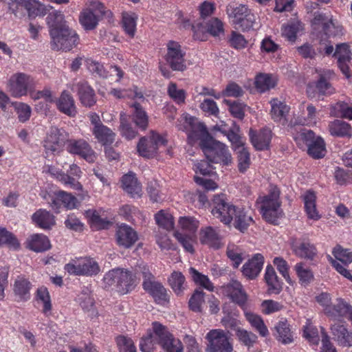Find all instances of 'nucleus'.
<instances>
[{
    "label": "nucleus",
    "mask_w": 352,
    "mask_h": 352,
    "mask_svg": "<svg viewBox=\"0 0 352 352\" xmlns=\"http://www.w3.org/2000/svg\"><path fill=\"white\" fill-rule=\"evenodd\" d=\"M212 138L206 125L199 122L192 126V130L188 134V142L192 146L199 142V145L202 149L206 146L205 143L208 142Z\"/></svg>",
    "instance_id": "24"
},
{
    "label": "nucleus",
    "mask_w": 352,
    "mask_h": 352,
    "mask_svg": "<svg viewBox=\"0 0 352 352\" xmlns=\"http://www.w3.org/2000/svg\"><path fill=\"white\" fill-rule=\"evenodd\" d=\"M69 134L63 129L53 128L47 135L43 142V147L47 153L57 155L66 147Z\"/></svg>",
    "instance_id": "14"
},
{
    "label": "nucleus",
    "mask_w": 352,
    "mask_h": 352,
    "mask_svg": "<svg viewBox=\"0 0 352 352\" xmlns=\"http://www.w3.org/2000/svg\"><path fill=\"white\" fill-rule=\"evenodd\" d=\"M333 56L337 58L338 66L342 73L346 78H351V73L349 65L351 60V52L349 45L346 43L337 45Z\"/></svg>",
    "instance_id": "20"
},
{
    "label": "nucleus",
    "mask_w": 352,
    "mask_h": 352,
    "mask_svg": "<svg viewBox=\"0 0 352 352\" xmlns=\"http://www.w3.org/2000/svg\"><path fill=\"white\" fill-rule=\"evenodd\" d=\"M276 339L284 344H290L294 341L293 333L290 325L287 321H279L275 327Z\"/></svg>",
    "instance_id": "43"
},
{
    "label": "nucleus",
    "mask_w": 352,
    "mask_h": 352,
    "mask_svg": "<svg viewBox=\"0 0 352 352\" xmlns=\"http://www.w3.org/2000/svg\"><path fill=\"white\" fill-rule=\"evenodd\" d=\"M263 264V256L261 254H256L243 265V275L250 280L256 278L261 272Z\"/></svg>",
    "instance_id": "28"
},
{
    "label": "nucleus",
    "mask_w": 352,
    "mask_h": 352,
    "mask_svg": "<svg viewBox=\"0 0 352 352\" xmlns=\"http://www.w3.org/2000/svg\"><path fill=\"white\" fill-rule=\"evenodd\" d=\"M330 72L320 74L317 81L315 82V88L319 95L330 96L335 92V89L329 82V75Z\"/></svg>",
    "instance_id": "41"
},
{
    "label": "nucleus",
    "mask_w": 352,
    "mask_h": 352,
    "mask_svg": "<svg viewBox=\"0 0 352 352\" xmlns=\"http://www.w3.org/2000/svg\"><path fill=\"white\" fill-rule=\"evenodd\" d=\"M185 280V276L180 272L174 271L168 278V283L177 295L183 292Z\"/></svg>",
    "instance_id": "52"
},
{
    "label": "nucleus",
    "mask_w": 352,
    "mask_h": 352,
    "mask_svg": "<svg viewBox=\"0 0 352 352\" xmlns=\"http://www.w3.org/2000/svg\"><path fill=\"white\" fill-rule=\"evenodd\" d=\"M115 236L117 245L124 249L131 248L138 240L137 232L126 223L118 227Z\"/></svg>",
    "instance_id": "19"
},
{
    "label": "nucleus",
    "mask_w": 352,
    "mask_h": 352,
    "mask_svg": "<svg viewBox=\"0 0 352 352\" xmlns=\"http://www.w3.org/2000/svg\"><path fill=\"white\" fill-rule=\"evenodd\" d=\"M238 168L241 173H245L250 165V154L247 148L243 147L237 151Z\"/></svg>",
    "instance_id": "61"
},
{
    "label": "nucleus",
    "mask_w": 352,
    "mask_h": 352,
    "mask_svg": "<svg viewBox=\"0 0 352 352\" xmlns=\"http://www.w3.org/2000/svg\"><path fill=\"white\" fill-rule=\"evenodd\" d=\"M249 136L256 150L264 151L269 148L272 136L269 129L263 128L259 131L250 129Z\"/></svg>",
    "instance_id": "23"
},
{
    "label": "nucleus",
    "mask_w": 352,
    "mask_h": 352,
    "mask_svg": "<svg viewBox=\"0 0 352 352\" xmlns=\"http://www.w3.org/2000/svg\"><path fill=\"white\" fill-rule=\"evenodd\" d=\"M312 30L322 37L336 36L342 31V26L336 25L333 20V16L330 13H324L316 11L313 14L311 20Z\"/></svg>",
    "instance_id": "7"
},
{
    "label": "nucleus",
    "mask_w": 352,
    "mask_h": 352,
    "mask_svg": "<svg viewBox=\"0 0 352 352\" xmlns=\"http://www.w3.org/2000/svg\"><path fill=\"white\" fill-rule=\"evenodd\" d=\"M352 311V307L342 299H337L336 304H331L324 309V314L329 318L342 321L343 318L347 317Z\"/></svg>",
    "instance_id": "25"
},
{
    "label": "nucleus",
    "mask_w": 352,
    "mask_h": 352,
    "mask_svg": "<svg viewBox=\"0 0 352 352\" xmlns=\"http://www.w3.org/2000/svg\"><path fill=\"white\" fill-rule=\"evenodd\" d=\"M17 7L23 8L30 17H35L43 13V5L38 0H14Z\"/></svg>",
    "instance_id": "45"
},
{
    "label": "nucleus",
    "mask_w": 352,
    "mask_h": 352,
    "mask_svg": "<svg viewBox=\"0 0 352 352\" xmlns=\"http://www.w3.org/2000/svg\"><path fill=\"white\" fill-rule=\"evenodd\" d=\"M57 109L69 117H75L77 114V108L72 95L66 90L60 94L59 98L56 100Z\"/></svg>",
    "instance_id": "26"
},
{
    "label": "nucleus",
    "mask_w": 352,
    "mask_h": 352,
    "mask_svg": "<svg viewBox=\"0 0 352 352\" xmlns=\"http://www.w3.org/2000/svg\"><path fill=\"white\" fill-rule=\"evenodd\" d=\"M73 90L77 92L79 100L83 106L91 107L96 103L95 91L87 81H78L74 85Z\"/></svg>",
    "instance_id": "21"
},
{
    "label": "nucleus",
    "mask_w": 352,
    "mask_h": 352,
    "mask_svg": "<svg viewBox=\"0 0 352 352\" xmlns=\"http://www.w3.org/2000/svg\"><path fill=\"white\" fill-rule=\"evenodd\" d=\"M50 172L58 181L64 185L69 186L75 190H81L82 188L81 184L77 181V179H79L82 173L80 168L77 164H71L67 173L55 168H50Z\"/></svg>",
    "instance_id": "17"
},
{
    "label": "nucleus",
    "mask_w": 352,
    "mask_h": 352,
    "mask_svg": "<svg viewBox=\"0 0 352 352\" xmlns=\"http://www.w3.org/2000/svg\"><path fill=\"white\" fill-rule=\"evenodd\" d=\"M308 154L314 159L324 157L326 153L325 143L320 137H317L315 142L307 146Z\"/></svg>",
    "instance_id": "50"
},
{
    "label": "nucleus",
    "mask_w": 352,
    "mask_h": 352,
    "mask_svg": "<svg viewBox=\"0 0 352 352\" xmlns=\"http://www.w3.org/2000/svg\"><path fill=\"white\" fill-rule=\"evenodd\" d=\"M122 186L124 191L131 197H140L142 192V186L134 173H130L122 177Z\"/></svg>",
    "instance_id": "34"
},
{
    "label": "nucleus",
    "mask_w": 352,
    "mask_h": 352,
    "mask_svg": "<svg viewBox=\"0 0 352 352\" xmlns=\"http://www.w3.org/2000/svg\"><path fill=\"white\" fill-rule=\"evenodd\" d=\"M212 215L226 226L245 232L254 222L252 217L243 207L236 206L227 201L225 195H214L212 199Z\"/></svg>",
    "instance_id": "1"
},
{
    "label": "nucleus",
    "mask_w": 352,
    "mask_h": 352,
    "mask_svg": "<svg viewBox=\"0 0 352 352\" xmlns=\"http://www.w3.org/2000/svg\"><path fill=\"white\" fill-rule=\"evenodd\" d=\"M6 245L8 248L18 250L20 243L16 236L6 228L0 227V246Z\"/></svg>",
    "instance_id": "47"
},
{
    "label": "nucleus",
    "mask_w": 352,
    "mask_h": 352,
    "mask_svg": "<svg viewBox=\"0 0 352 352\" xmlns=\"http://www.w3.org/2000/svg\"><path fill=\"white\" fill-rule=\"evenodd\" d=\"M280 192L276 186L272 187L267 195L259 197L257 202L261 204L260 212L267 222L276 225L283 212L280 208Z\"/></svg>",
    "instance_id": "3"
},
{
    "label": "nucleus",
    "mask_w": 352,
    "mask_h": 352,
    "mask_svg": "<svg viewBox=\"0 0 352 352\" xmlns=\"http://www.w3.org/2000/svg\"><path fill=\"white\" fill-rule=\"evenodd\" d=\"M78 19L83 29L86 31H90L97 28L101 19L89 9L84 8L80 12Z\"/></svg>",
    "instance_id": "39"
},
{
    "label": "nucleus",
    "mask_w": 352,
    "mask_h": 352,
    "mask_svg": "<svg viewBox=\"0 0 352 352\" xmlns=\"http://www.w3.org/2000/svg\"><path fill=\"white\" fill-rule=\"evenodd\" d=\"M332 253L335 258L344 265L352 263V252L342 248L340 245L334 248Z\"/></svg>",
    "instance_id": "64"
},
{
    "label": "nucleus",
    "mask_w": 352,
    "mask_h": 352,
    "mask_svg": "<svg viewBox=\"0 0 352 352\" xmlns=\"http://www.w3.org/2000/svg\"><path fill=\"white\" fill-rule=\"evenodd\" d=\"M92 133L98 142L103 146L111 145L115 141L116 133L105 125L94 126Z\"/></svg>",
    "instance_id": "36"
},
{
    "label": "nucleus",
    "mask_w": 352,
    "mask_h": 352,
    "mask_svg": "<svg viewBox=\"0 0 352 352\" xmlns=\"http://www.w3.org/2000/svg\"><path fill=\"white\" fill-rule=\"evenodd\" d=\"M292 249L297 256L311 261L315 258L318 253L316 246L309 242H302L299 245L293 243Z\"/></svg>",
    "instance_id": "38"
},
{
    "label": "nucleus",
    "mask_w": 352,
    "mask_h": 352,
    "mask_svg": "<svg viewBox=\"0 0 352 352\" xmlns=\"http://www.w3.org/2000/svg\"><path fill=\"white\" fill-rule=\"evenodd\" d=\"M221 292L242 310L246 309L248 296L241 282L232 279L221 287Z\"/></svg>",
    "instance_id": "13"
},
{
    "label": "nucleus",
    "mask_w": 352,
    "mask_h": 352,
    "mask_svg": "<svg viewBox=\"0 0 352 352\" xmlns=\"http://www.w3.org/2000/svg\"><path fill=\"white\" fill-rule=\"evenodd\" d=\"M132 107L134 109V111L132 114L133 122L139 129L145 131L148 125V116L146 112L138 102H135L132 105Z\"/></svg>",
    "instance_id": "44"
},
{
    "label": "nucleus",
    "mask_w": 352,
    "mask_h": 352,
    "mask_svg": "<svg viewBox=\"0 0 352 352\" xmlns=\"http://www.w3.org/2000/svg\"><path fill=\"white\" fill-rule=\"evenodd\" d=\"M226 13L232 23L241 30H249L253 27L255 16L247 6L230 3L226 8Z\"/></svg>",
    "instance_id": "8"
},
{
    "label": "nucleus",
    "mask_w": 352,
    "mask_h": 352,
    "mask_svg": "<svg viewBox=\"0 0 352 352\" xmlns=\"http://www.w3.org/2000/svg\"><path fill=\"white\" fill-rule=\"evenodd\" d=\"M200 241L202 244L218 250L221 246V238L219 233L211 226H208L200 230Z\"/></svg>",
    "instance_id": "32"
},
{
    "label": "nucleus",
    "mask_w": 352,
    "mask_h": 352,
    "mask_svg": "<svg viewBox=\"0 0 352 352\" xmlns=\"http://www.w3.org/2000/svg\"><path fill=\"white\" fill-rule=\"evenodd\" d=\"M189 273L190 274L192 280L196 285H199L210 292H212L214 290L213 284L210 280L208 276L200 273L194 267H190Z\"/></svg>",
    "instance_id": "49"
},
{
    "label": "nucleus",
    "mask_w": 352,
    "mask_h": 352,
    "mask_svg": "<svg viewBox=\"0 0 352 352\" xmlns=\"http://www.w3.org/2000/svg\"><path fill=\"white\" fill-rule=\"evenodd\" d=\"M47 23L49 26L50 30L54 29L60 30L61 28H66L68 25L66 24L63 14L60 12H50L46 18Z\"/></svg>",
    "instance_id": "51"
},
{
    "label": "nucleus",
    "mask_w": 352,
    "mask_h": 352,
    "mask_svg": "<svg viewBox=\"0 0 352 352\" xmlns=\"http://www.w3.org/2000/svg\"><path fill=\"white\" fill-rule=\"evenodd\" d=\"M116 343L119 352H137L133 340L126 336H118L116 338Z\"/></svg>",
    "instance_id": "56"
},
{
    "label": "nucleus",
    "mask_w": 352,
    "mask_h": 352,
    "mask_svg": "<svg viewBox=\"0 0 352 352\" xmlns=\"http://www.w3.org/2000/svg\"><path fill=\"white\" fill-rule=\"evenodd\" d=\"M205 293L196 289L188 301L189 309L194 312H201V305L204 302Z\"/></svg>",
    "instance_id": "55"
},
{
    "label": "nucleus",
    "mask_w": 352,
    "mask_h": 352,
    "mask_svg": "<svg viewBox=\"0 0 352 352\" xmlns=\"http://www.w3.org/2000/svg\"><path fill=\"white\" fill-rule=\"evenodd\" d=\"M32 223L44 230H51L56 225V217L46 209L40 208L32 215Z\"/></svg>",
    "instance_id": "27"
},
{
    "label": "nucleus",
    "mask_w": 352,
    "mask_h": 352,
    "mask_svg": "<svg viewBox=\"0 0 352 352\" xmlns=\"http://www.w3.org/2000/svg\"><path fill=\"white\" fill-rule=\"evenodd\" d=\"M205 144L202 151L209 162L226 166L232 162V155L225 144L212 138Z\"/></svg>",
    "instance_id": "11"
},
{
    "label": "nucleus",
    "mask_w": 352,
    "mask_h": 352,
    "mask_svg": "<svg viewBox=\"0 0 352 352\" xmlns=\"http://www.w3.org/2000/svg\"><path fill=\"white\" fill-rule=\"evenodd\" d=\"M206 338L209 342V352H231L233 349L226 333L223 330H211L207 333Z\"/></svg>",
    "instance_id": "18"
},
{
    "label": "nucleus",
    "mask_w": 352,
    "mask_h": 352,
    "mask_svg": "<svg viewBox=\"0 0 352 352\" xmlns=\"http://www.w3.org/2000/svg\"><path fill=\"white\" fill-rule=\"evenodd\" d=\"M236 336L239 340L248 348L253 346L257 341V336L251 331L244 329L237 328L236 329Z\"/></svg>",
    "instance_id": "59"
},
{
    "label": "nucleus",
    "mask_w": 352,
    "mask_h": 352,
    "mask_svg": "<svg viewBox=\"0 0 352 352\" xmlns=\"http://www.w3.org/2000/svg\"><path fill=\"white\" fill-rule=\"evenodd\" d=\"M32 284L23 276H19L14 280L12 285V291L15 300L17 302H27L31 298L30 291Z\"/></svg>",
    "instance_id": "22"
},
{
    "label": "nucleus",
    "mask_w": 352,
    "mask_h": 352,
    "mask_svg": "<svg viewBox=\"0 0 352 352\" xmlns=\"http://www.w3.org/2000/svg\"><path fill=\"white\" fill-rule=\"evenodd\" d=\"M26 248L36 252H42L48 250L50 247V241L47 236L43 234H33L26 241Z\"/></svg>",
    "instance_id": "31"
},
{
    "label": "nucleus",
    "mask_w": 352,
    "mask_h": 352,
    "mask_svg": "<svg viewBox=\"0 0 352 352\" xmlns=\"http://www.w3.org/2000/svg\"><path fill=\"white\" fill-rule=\"evenodd\" d=\"M156 223L161 228L166 230H171L174 228L173 217L164 210H160L155 215Z\"/></svg>",
    "instance_id": "54"
},
{
    "label": "nucleus",
    "mask_w": 352,
    "mask_h": 352,
    "mask_svg": "<svg viewBox=\"0 0 352 352\" xmlns=\"http://www.w3.org/2000/svg\"><path fill=\"white\" fill-rule=\"evenodd\" d=\"M12 106L15 109L19 122H25L30 119L32 113V109L30 105L24 102H12Z\"/></svg>",
    "instance_id": "57"
},
{
    "label": "nucleus",
    "mask_w": 352,
    "mask_h": 352,
    "mask_svg": "<svg viewBox=\"0 0 352 352\" xmlns=\"http://www.w3.org/2000/svg\"><path fill=\"white\" fill-rule=\"evenodd\" d=\"M303 336L312 345L317 346L319 344L320 337L318 330L316 326L307 323L303 329Z\"/></svg>",
    "instance_id": "63"
},
{
    "label": "nucleus",
    "mask_w": 352,
    "mask_h": 352,
    "mask_svg": "<svg viewBox=\"0 0 352 352\" xmlns=\"http://www.w3.org/2000/svg\"><path fill=\"white\" fill-rule=\"evenodd\" d=\"M329 130L331 135L337 137H348L352 135L351 126L346 122L341 120H335L329 124Z\"/></svg>",
    "instance_id": "40"
},
{
    "label": "nucleus",
    "mask_w": 352,
    "mask_h": 352,
    "mask_svg": "<svg viewBox=\"0 0 352 352\" xmlns=\"http://www.w3.org/2000/svg\"><path fill=\"white\" fill-rule=\"evenodd\" d=\"M51 37V47L54 50L70 51L79 43V36L69 26L60 30H49Z\"/></svg>",
    "instance_id": "6"
},
{
    "label": "nucleus",
    "mask_w": 352,
    "mask_h": 352,
    "mask_svg": "<svg viewBox=\"0 0 352 352\" xmlns=\"http://www.w3.org/2000/svg\"><path fill=\"white\" fill-rule=\"evenodd\" d=\"M331 331L340 346L343 347L352 346V332H349L344 325L331 327Z\"/></svg>",
    "instance_id": "46"
},
{
    "label": "nucleus",
    "mask_w": 352,
    "mask_h": 352,
    "mask_svg": "<svg viewBox=\"0 0 352 352\" xmlns=\"http://www.w3.org/2000/svg\"><path fill=\"white\" fill-rule=\"evenodd\" d=\"M167 143V140L164 135L151 131L148 135L142 137L138 144L137 151L142 157L151 159L155 157L160 146H164Z\"/></svg>",
    "instance_id": "9"
},
{
    "label": "nucleus",
    "mask_w": 352,
    "mask_h": 352,
    "mask_svg": "<svg viewBox=\"0 0 352 352\" xmlns=\"http://www.w3.org/2000/svg\"><path fill=\"white\" fill-rule=\"evenodd\" d=\"M66 151L74 155H78L89 163L94 162L96 159L95 151L87 140L82 138L69 139L67 138Z\"/></svg>",
    "instance_id": "15"
},
{
    "label": "nucleus",
    "mask_w": 352,
    "mask_h": 352,
    "mask_svg": "<svg viewBox=\"0 0 352 352\" xmlns=\"http://www.w3.org/2000/svg\"><path fill=\"white\" fill-rule=\"evenodd\" d=\"M270 104L271 105L270 115L272 120L276 122L286 123L290 107L278 98H272Z\"/></svg>",
    "instance_id": "29"
},
{
    "label": "nucleus",
    "mask_w": 352,
    "mask_h": 352,
    "mask_svg": "<svg viewBox=\"0 0 352 352\" xmlns=\"http://www.w3.org/2000/svg\"><path fill=\"white\" fill-rule=\"evenodd\" d=\"M120 131L121 135L126 140H132L138 134V131L132 126L124 113L120 114Z\"/></svg>",
    "instance_id": "53"
},
{
    "label": "nucleus",
    "mask_w": 352,
    "mask_h": 352,
    "mask_svg": "<svg viewBox=\"0 0 352 352\" xmlns=\"http://www.w3.org/2000/svg\"><path fill=\"white\" fill-rule=\"evenodd\" d=\"M8 85L12 96L19 98L26 96L33 88L34 79L28 74L18 72L10 77Z\"/></svg>",
    "instance_id": "12"
},
{
    "label": "nucleus",
    "mask_w": 352,
    "mask_h": 352,
    "mask_svg": "<svg viewBox=\"0 0 352 352\" xmlns=\"http://www.w3.org/2000/svg\"><path fill=\"white\" fill-rule=\"evenodd\" d=\"M265 280L268 287L269 294H278L282 291L283 283L279 280L274 267L268 265L265 269Z\"/></svg>",
    "instance_id": "35"
},
{
    "label": "nucleus",
    "mask_w": 352,
    "mask_h": 352,
    "mask_svg": "<svg viewBox=\"0 0 352 352\" xmlns=\"http://www.w3.org/2000/svg\"><path fill=\"white\" fill-rule=\"evenodd\" d=\"M143 277L142 287L144 290L153 297L155 302L164 305L169 302V295L164 286L155 280L154 275L150 272L147 265L141 267Z\"/></svg>",
    "instance_id": "5"
},
{
    "label": "nucleus",
    "mask_w": 352,
    "mask_h": 352,
    "mask_svg": "<svg viewBox=\"0 0 352 352\" xmlns=\"http://www.w3.org/2000/svg\"><path fill=\"white\" fill-rule=\"evenodd\" d=\"M228 43L231 47L235 50L244 49L248 44L244 36L234 30L231 32L228 37Z\"/></svg>",
    "instance_id": "62"
},
{
    "label": "nucleus",
    "mask_w": 352,
    "mask_h": 352,
    "mask_svg": "<svg viewBox=\"0 0 352 352\" xmlns=\"http://www.w3.org/2000/svg\"><path fill=\"white\" fill-rule=\"evenodd\" d=\"M64 269L69 274L86 276H96L100 271L98 262L89 256L72 259Z\"/></svg>",
    "instance_id": "10"
},
{
    "label": "nucleus",
    "mask_w": 352,
    "mask_h": 352,
    "mask_svg": "<svg viewBox=\"0 0 352 352\" xmlns=\"http://www.w3.org/2000/svg\"><path fill=\"white\" fill-rule=\"evenodd\" d=\"M303 200L305 204V210L308 218L318 220L320 218V215L318 214L316 206V196L312 191H307L303 196Z\"/></svg>",
    "instance_id": "42"
},
{
    "label": "nucleus",
    "mask_w": 352,
    "mask_h": 352,
    "mask_svg": "<svg viewBox=\"0 0 352 352\" xmlns=\"http://www.w3.org/2000/svg\"><path fill=\"white\" fill-rule=\"evenodd\" d=\"M254 84L256 89L260 92H265L274 86L271 76L265 74L257 75L255 78Z\"/></svg>",
    "instance_id": "60"
},
{
    "label": "nucleus",
    "mask_w": 352,
    "mask_h": 352,
    "mask_svg": "<svg viewBox=\"0 0 352 352\" xmlns=\"http://www.w3.org/2000/svg\"><path fill=\"white\" fill-rule=\"evenodd\" d=\"M137 14L132 12H123L122 13L121 27L124 34L129 38H133L137 32Z\"/></svg>",
    "instance_id": "33"
},
{
    "label": "nucleus",
    "mask_w": 352,
    "mask_h": 352,
    "mask_svg": "<svg viewBox=\"0 0 352 352\" xmlns=\"http://www.w3.org/2000/svg\"><path fill=\"white\" fill-rule=\"evenodd\" d=\"M158 345L166 352H183L182 342L175 338L165 326L153 322L152 329H148L142 338L140 348L142 352H152Z\"/></svg>",
    "instance_id": "2"
},
{
    "label": "nucleus",
    "mask_w": 352,
    "mask_h": 352,
    "mask_svg": "<svg viewBox=\"0 0 352 352\" xmlns=\"http://www.w3.org/2000/svg\"><path fill=\"white\" fill-rule=\"evenodd\" d=\"M104 282L109 286L115 285L117 292L126 294L134 289L137 285V277L131 271L116 268L106 273L103 278Z\"/></svg>",
    "instance_id": "4"
},
{
    "label": "nucleus",
    "mask_w": 352,
    "mask_h": 352,
    "mask_svg": "<svg viewBox=\"0 0 352 352\" xmlns=\"http://www.w3.org/2000/svg\"><path fill=\"white\" fill-rule=\"evenodd\" d=\"M35 298L38 302L43 303L42 311L45 316H48L52 310V305L47 288L44 286L38 287L36 292Z\"/></svg>",
    "instance_id": "48"
},
{
    "label": "nucleus",
    "mask_w": 352,
    "mask_h": 352,
    "mask_svg": "<svg viewBox=\"0 0 352 352\" xmlns=\"http://www.w3.org/2000/svg\"><path fill=\"white\" fill-rule=\"evenodd\" d=\"M167 53L165 60L173 71L184 72L186 69L185 52L178 42L170 41L166 45Z\"/></svg>",
    "instance_id": "16"
},
{
    "label": "nucleus",
    "mask_w": 352,
    "mask_h": 352,
    "mask_svg": "<svg viewBox=\"0 0 352 352\" xmlns=\"http://www.w3.org/2000/svg\"><path fill=\"white\" fill-rule=\"evenodd\" d=\"M307 116H301L298 118V122L302 125L312 126L317 122V110L312 104H308L306 107Z\"/></svg>",
    "instance_id": "58"
},
{
    "label": "nucleus",
    "mask_w": 352,
    "mask_h": 352,
    "mask_svg": "<svg viewBox=\"0 0 352 352\" xmlns=\"http://www.w3.org/2000/svg\"><path fill=\"white\" fill-rule=\"evenodd\" d=\"M245 319L250 324L251 327L256 331L262 337H266L269 335V331L265 325L263 318L258 314L248 311V307L243 309Z\"/></svg>",
    "instance_id": "37"
},
{
    "label": "nucleus",
    "mask_w": 352,
    "mask_h": 352,
    "mask_svg": "<svg viewBox=\"0 0 352 352\" xmlns=\"http://www.w3.org/2000/svg\"><path fill=\"white\" fill-rule=\"evenodd\" d=\"M304 23L298 19H292L283 24L281 28V34L287 41L294 43L296 42L298 35L305 29Z\"/></svg>",
    "instance_id": "30"
}]
</instances>
